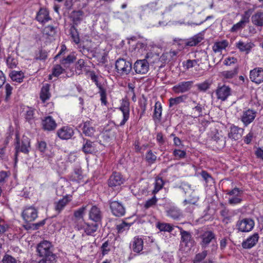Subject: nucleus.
<instances>
[{
	"mask_svg": "<svg viewBox=\"0 0 263 263\" xmlns=\"http://www.w3.org/2000/svg\"><path fill=\"white\" fill-rule=\"evenodd\" d=\"M36 250L38 255L42 258L38 263H52L55 261L56 255L53 252V246L50 241H41L37 245Z\"/></svg>",
	"mask_w": 263,
	"mask_h": 263,
	"instance_id": "obj_1",
	"label": "nucleus"
},
{
	"mask_svg": "<svg viewBox=\"0 0 263 263\" xmlns=\"http://www.w3.org/2000/svg\"><path fill=\"white\" fill-rule=\"evenodd\" d=\"M199 244L202 249L210 248L211 252H215L218 248L217 236L215 232L211 230L203 231L199 236Z\"/></svg>",
	"mask_w": 263,
	"mask_h": 263,
	"instance_id": "obj_2",
	"label": "nucleus"
},
{
	"mask_svg": "<svg viewBox=\"0 0 263 263\" xmlns=\"http://www.w3.org/2000/svg\"><path fill=\"white\" fill-rule=\"evenodd\" d=\"M15 161H17V157L20 152H22L25 154H28L30 151V139L26 136H23L20 140L18 135L16 134L15 142Z\"/></svg>",
	"mask_w": 263,
	"mask_h": 263,
	"instance_id": "obj_3",
	"label": "nucleus"
},
{
	"mask_svg": "<svg viewBox=\"0 0 263 263\" xmlns=\"http://www.w3.org/2000/svg\"><path fill=\"white\" fill-rule=\"evenodd\" d=\"M115 69L120 76H126L132 71V64L129 61L123 58H119L116 61Z\"/></svg>",
	"mask_w": 263,
	"mask_h": 263,
	"instance_id": "obj_4",
	"label": "nucleus"
},
{
	"mask_svg": "<svg viewBox=\"0 0 263 263\" xmlns=\"http://www.w3.org/2000/svg\"><path fill=\"white\" fill-rule=\"evenodd\" d=\"M125 178L119 172H114L107 180L108 186L113 190L119 189L120 186L125 182Z\"/></svg>",
	"mask_w": 263,
	"mask_h": 263,
	"instance_id": "obj_5",
	"label": "nucleus"
},
{
	"mask_svg": "<svg viewBox=\"0 0 263 263\" xmlns=\"http://www.w3.org/2000/svg\"><path fill=\"white\" fill-rule=\"evenodd\" d=\"M203 40V35L202 33H199L187 40L178 39H175L174 41L177 42L179 45L181 46L182 48H184L186 46H195Z\"/></svg>",
	"mask_w": 263,
	"mask_h": 263,
	"instance_id": "obj_6",
	"label": "nucleus"
},
{
	"mask_svg": "<svg viewBox=\"0 0 263 263\" xmlns=\"http://www.w3.org/2000/svg\"><path fill=\"white\" fill-rule=\"evenodd\" d=\"M227 194L230 197L228 199V203L231 205H236L242 201V194L243 191L238 187H234L231 190L227 191Z\"/></svg>",
	"mask_w": 263,
	"mask_h": 263,
	"instance_id": "obj_7",
	"label": "nucleus"
},
{
	"mask_svg": "<svg viewBox=\"0 0 263 263\" xmlns=\"http://www.w3.org/2000/svg\"><path fill=\"white\" fill-rule=\"evenodd\" d=\"M255 226L254 220L250 218H245L237 221L236 226L239 232H249L251 231Z\"/></svg>",
	"mask_w": 263,
	"mask_h": 263,
	"instance_id": "obj_8",
	"label": "nucleus"
},
{
	"mask_svg": "<svg viewBox=\"0 0 263 263\" xmlns=\"http://www.w3.org/2000/svg\"><path fill=\"white\" fill-rule=\"evenodd\" d=\"M108 204L111 213L115 216L121 217L125 215V209L121 202L110 199Z\"/></svg>",
	"mask_w": 263,
	"mask_h": 263,
	"instance_id": "obj_9",
	"label": "nucleus"
},
{
	"mask_svg": "<svg viewBox=\"0 0 263 263\" xmlns=\"http://www.w3.org/2000/svg\"><path fill=\"white\" fill-rule=\"evenodd\" d=\"M147 58V55L145 57V59L138 60L135 62L133 68L136 73L144 74L148 72L149 66Z\"/></svg>",
	"mask_w": 263,
	"mask_h": 263,
	"instance_id": "obj_10",
	"label": "nucleus"
},
{
	"mask_svg": "<svg viewBox=\"0 0 263 263\" xmlns=\"http://www.w3.org/2000/svg\"><path fill=\"white\" fill-rule=\"evenodd\" d=\"M38 211L33 206L26 207L22 213V216L25 222L34 221L37 217Z\"/></svg>",
	"mask_w": 263,
	"mask_h": 263,
	"instance_id": "obj_11",
	"label": "nucleus"
},
{
	"mask_svg": "<svg viewBox=\"0 0 263 263\" xmlns=\"http://www.w3.org/2000/svg\"><path fill=\"white\" fill-rule=\"evenodd\" d=\"M257 114L256 110L252 109H248L243 111L240 119L245 127L253 122Z\"/></svg>",
	"mask_w": 263,
	"mask_h": 263,
	"instance_id": "obj_12",
	"label": "nucleus"
},
{
	"mask_svg": "<svg viewBox=\"0 0 263 263\" xmlns=\"http://www.w3.org/2000/svg\"><path fill=\"white\" fill-rule=\"evenodd\" d=\"M231 88L229 86L224 84L221 86L218 85L215 91V93L217 98L218 100H220L221 101H224L231 95Z\"/></svg>",
	"mask_w": 263,
	"mask_h": 263,
	"instance_id": "obj_13",
	"label": "nucleus"
},
{
	"mask_svg": "<svg viewBox=\"0 0 263 263\" xmlns=\"http://www.w3.org/2000/svg\"><path fill=\"white\" fill-rule=\"evenodd\" d=\"M88 217L92 222L100 224L103 218V214L97 205H93L89 211Z\"/></svg>",
	"mask_w": 263,
	"mask_h": 263,
	"instance_id": "obj_14",
	"label": "nucleus"
},
{
	"mask_svg": "<svg viewBox=\"0 0 263 263\" xmlns=\"http://www.w3.org/2000/svg\"><path fill=\"white\" fill-rule=\"evenodd\" d=\"M259 238V236L258 233H254L242 241L241 243L242 248L245 249H251L256 245L258 242Z\"/></svg>",
	"mask_w": 263,
	"mask_h": 263,
	"instance_id": "obj_15",
	"label": "nucleus"
},
{
	"mask_svg": "<svg viewBox=\"0 0 263 263\" xmlns=\"http://www.w3.org/2000/svg\"><path fill=\"white\" fill-rule=\"evenodd\" d=\"M73 128L69 126H64L57 130V136L62 140H68L74 135Z\"/></svg>",
	"mask_w": 263,
	"mask_h": 263,
	"instance_id": "obj_16",
	"label": "nucleus"
},
{
	"mask_svg": "<svg viewBox=\"0 0 263 263\" xmlns=\"http://www.w3.org/2000/svg\"><path fill=\"white\" fill-rule=\"evenodd\" d=\"M99 223L97 222H84L83 224L79 226V230H83L84 232L87 235H92L94 233L97 232L99 228Z\"/></svg>",
	"mask_w": 263,
	"mask_h": 263,
	"instance_id": "obj_17",
	"label": "nucleus"
},
{
	"mask_svg": "<svg viewBox=\"0 0 263 263\" xmlns=\"http://www.w3.org/2000/svg\"><path fill=\"white\" fill-rule=\"evenodd\" d=\"M119 109L123 114V119L118 126H123L129 118V102L125 100H123Z\"/></svg>",
	"mask_w": 263,
	"mask_h": 263,
	"instance_id": "obj_18",
	"label": "nucleus"
},
{
	"mask_svg": "<svg viewBox=\"0 0 263 263\" xmlns=\"http://www.w3.org/2000/svg\"><path fill=\"white\" fill-rule=\"evenodd\" d=\"M193 83V81L181 82L174 86L172 89L176 93H184L192 88Z\"/></svg>",
	"mask_w": 263,
	"mask_h": 263,
	"instance_id": "obj_19",
	"label": "nucleus"
},
{
	"mask_svg": "<svg viewBox=\"0 0 263 263\" xmlns=\"http://www.w3.org/2000/svg\"><path fill=\"white\" fill-rule=\"evenodd\" d=\"M180 230L181 242L182 245L186 247H191L194 243V240L192 237L191 234L188 231L183 230L182 228L178 227Z\"/></svg>",
	"mask_w": 263,
	"mask_h": 263,
	"instance_id": "obj_20",
	"label": "nucleus"
},
{
	"mask_svg": "<svg viewBox=\"0 0 263 263\" xmlns=\"http://www.w3.org/2000/svg\"><path fill=\"white\" fill-rule=\"evenodd\" d=\"M250 78L252 82L260 84L263 82V69L261 68H255L250 71Z\"/></svg>",
	"mask_w": 263,
	"mask_h": 263,
	"instance_id": "obj_21",
	"label": "nucleus"
},
{
	"mask_svg": "<svg viewBox=\"0 0 263 263\" xmlns=\"http://www.w3.org/2000/svg\"><path fill=\"white\" fill-rule=\"evenodd\" d=\"M42 127L44 130L47 131L53 130L57 127V124L55 120L51 116H47L42 120Z\"/></svg>",
	"mask_w": 263,
	"mask_h": 263,
	"instance_id": "obj_22",
	"label": "nucleus"
},
{
	"mask_svg": "<svg viewBox=\"0 0 263 263\" xmlns=\"http://www.w3.org/2000/svg\"><path fill=\"white\" fill-rule=\"evenodd\" d=\"M95 150V145L93 142L89 139L83 138L82 152L85 154H92Z\"/></svg>",
	"mask_w": 263,
	"mask_h": 263,
	"instance_id": "obj_23",
	"label": "nucleus"
},
{
	"mask_svg": "<svg viewBox=\"0 0 263 263\" xmlns=\"http://www.w3.org/2000/svg\"><path fill=\"white\" fill-rule=\"evenodd\" d=\"M71 200V196L67 195L63 197V198L58 202L54 203L55 204V210L58 212V214L61 212V211L64 209L65 206Z\"/></svg>",
	"mask_w": 263,
	"mask_h": 263,
	"instance_id": "obj_24",
	"label": "nucleus"
},
{
	"mask_svg": "<svg viewBox=\"0 0 263 263\" xmlns=\"http://www.w3.org/2000/svg\"><path fill=\"white\" fill-rule=\"evenodd\" d=\"M80 126H82V130L83 134L88 137H92L96 132L95 128L91 126L89 121L84 122Z\"/></svg>",
	"mask_w": 263,
	"mask_h": 263,
	"instance_id": "obj_25",
	"label": "nucleus"
},
{
	"mask_svg": "<svg viewBox=\"0 0 263 263\" xmlns=\"http://www.w3.org/2000/svg\"><path fill=\"white\" fill-rule=\"evenodd\" d=\"M36 19L38 22L44 24L50 20L51 18L49 15L48 11L46 8H41L37 13Z\"/></svg>",
	"mask_w": 263,
	"mask_h": 263,
	"instance_id": "obj_26",
	"label": "nucleus"
},
{
	"mask_svg": "<svg viewBox=\"0 0 263 263\" xmlns=\"http://www.w3.org/2000/svg\"><path fill=\"white\" fill-rule=\"evenodd\" d=\"M242 129L235 125H232L230 127V132L228 134L229 138L237 140L241 137V132Z\"/></svg>",
	"mask_w": 263,
	"mask_h": 263,
	"instance_id": "obj_27",
	"label": "nucleus"
},
{
	"mask_svg": "<svg viewBox=\"0 0 263 263\" xmlns=\"http://www.w3.org/2000/svg\"><path fill=\"white\" fill-rule=\"evenodd\" d=\"M162 107L161 103L159 101L156 102L154 106V111L153 115V119L155 122H159L162 118Z\"/></svg>",
	"mask_w": 263,
	"mask_h": 263,
	"instance_id": "obj_28",
	"label": "nucleus"
},
{
	"mask_svg": "<svg viewBox=\"0 0 263 263\" xmlns=\"http://www.w3.org/2000/svg\"><path fill=\"white\" fill-rule=\"evenodd\" d=\"M252 24L257 27L263 26V11H257L251 17Z\"/></svg>",
	"mask_w": 263,
	"mask_h": 263,
	"instance_id": "obj_29",
	"label": "nucleus"
},
{
	"mask_svg": "<svg viewBox=\"0 0 263 263\" xmlns=\"http://www.w3.org/2000/svg\"><path fill=\"white\" fill-rule=\"evenodd\" d=\"M50 85L48 84L44 85L41 90L40 92V99L43 102H45L47 100H49L51 97V94L49 92Z\"/></svg>",
	"mask_w": 263,
	"mask_h": 263,
	"instance_id": "obj_30",
	"label": "nucleus"
},
{
	"mask_svg": "<svg viewBox=\"0 0 263 263\" xmlns=\"http://www.w3.org/2000/svg\"><path fill=\"white\" fill-rule=\"evenodd\" d=\"M84 13L81 10L73 11L71 13V18L73 23L72 25L77 26L83 19V15Z\"/></svg>",
	"mask_w": 263,
	"mask_h": 263,
	"instance_id": "obj_31",
	"label": "nucleus"
},
{
	"mask_svg": "<svg viewBox=\"0 0 263 263\" xmlns=\"http://www.w3.org/2000/svg\"><path fill=\"white\" fill-rule=\"evenodd\" d=\"M143 248V241L142 238L135 237L132 245V250L136 253H140Z\"/></svg>",
	"mask_w": 263,
	"mask_h": 263,
	"instance_id": "obj_32",
	"label": "nucleus"
},
{
	"mask_svg": "<svg viewBox=\"0 0 263 263\" xmlns=\"http://www.w3.org/2000/svg\"><path fill=\"white\" fill-rule=\"evenodd\" d=\"M9 76L13 81L22 83L24 79V74L22 71L13 70L9 73Z\"/></svg>",
	"mask_w": 263,
	"mask_h": 263,
	"instance_id": "obj_33",
	"label": "nucleus"
},
{
	"mask_svg": "<svg viewBox=\"0 0 263 263\" xmlns=\"http://www.w3.org/2000/svg\"><path fill=\"white\" fill-rule=\"evenodd\" d=\"M87 65L84 60L79 59L76 64V72L77 74L80 75L83 73V70L86 72L88 70H86Z\"/></svg>",
	"mask_w": 263,
	"mask_h": 263,
	"instance_id": "obj_34",
	"label": "nucleus"
},
{
	"mask_svg": "<svg viewBox=\"0 0 263 263\" xmlns=\"http://www.w3.org/2000/svg\"><path fill=\"white\" fill-rule=\"evenodd\" d=\"M254 44L252 43H244L242 41H239L237 43L236 47L242 52H246L249 53L251 48L253 47Z\"/></svg>",
	"mask_w": 263,
	"mask_h": 263,
	"instance_id": "obj_35",
	"label": "nucleus"
},
{
	"mask_svg": "<svg viewBox=\"0 0 263 263\" xmlns=\"http://www.w3.org/2000/svg\"><path fill=\"white\" fill-rule=\"evenodd\" d=\"M228 46V42L226 40L216 42L213 46V50L215 52H220L225 49Z\"/></svg>",
	"mask_w": 263,
	"mask_h": 263,
	"instance_id": "obj_36",
	"label": "nucleus"
},
{
	"mask_svg": "<svg viewBox=\"0 0 263 263\" xmlns=\"http://www.w3.org/2000/svg\"><path fill=\"white\" fill-rule=\"evenodd\" d=\"M181 215L180 210L176 207H172L167 211V215L174 219H179Z\"/></svg>",
	"mask_w": 263,
	"mask_h": 263,
	"instance_id": "obj_37",
	"label": "nucleus"
},
{
	"mask_svg": "<svg viewBox=\"0 0 263 263\" xmlns=\"http://www.w3.org/2000/svg\"><path fill=\"white\" fill-rule=\"evenodd\" d=\"M187 98V96L186 95H183L174 98H171L169 100V106L172 107L180 103L184 102Z\"/></svg>",
	"mask_w": 263,
	"mask_h": 263,
	"instance_id": "obj_38",
	"label": "nucleus"
},
{
	"mask_svg": "<svg viewBox=\"0 0 263 263\" xmlns=\"http://www.w3.org/2000/svg\"><path fill=\"white\" fill-rule=\"evenodd\" d=\"M238 67L235 66L233 69L230 70L223 71L221 73L222 76L227 79H232L234 78L238 73Z\"/></svg>",
	"mask_w": 263,
	"mask_h": 263,
	"instance_id": "obj_39",
	"label": "nucleus"
},
{
	"mask_svg": "<svg viewBox=\"0 0 263 263\" xmlns=\"http://www.w3.org/2000/svg\"><path fill=\"white\" fill-rule=\"evenodd\" d=\"M25 118L29 123L34 122V109L31 107H27L25 111Z\"/></svg>",
	"mask_w": 263,
	"mask_h": 263,
	"instance_id": "obj_40",
	"label": "nucleus"
},
{
	"mask_svg": "<svg viewBox=\"0 0 263 263\" xmlns=\"http://www.w3.org/2000/svg\"><path fill=\"white\" fill-rule=\"evenodd\" d=\"M87 72L89 73V77L91 80L95 83L99 90L104 89V88L103 87L102 85L99 82V77L96 74L95 72L94 71H88Z\"/></svg>",
	"mask_w": 263,
	"mask_h": 263,
	"instance_id": "obj_41",
	"label": "nucleus"
},
{
	"mask_svg": "<svg viewBox=\"0 0 263 263\" xmlns=\"http://www.w3.org/2000/svg\"><path fill=\"white\" fill-rule=\"evenodd\" d=\"M70 34L71 36L73 41V42L78 44L79 43L80 39L79 35V33L78 30L76 28V26L74 25H72L70 28Z\"/></svg>",
	"mask_w": 263,
	"mask_h": 263,
	"instance_id": "obj_42",
	"label": "nucleus"
},
{
	"mask_svg": "<svg viewBox=\"0 0 263 263\" xmlns=\"http://www.w3.org/2000/svg\"><path fill=\"white\" fill-rule=\"evenodd\" d=\"M6 63L8 68L13 69L17 66L18 62L16 58L14 56L12 55H9L6 60Z\"/></svg>",
	"mask_w": 263,
	"mask_h": 263,
	"instance_id": "obj_43",
	"label": "nucleus"
},
{
	"mask_svg": "<svg viewBox=\"0 0 263 263\" xmlns=\"http://www.w3.org/2000/svg\"><path fill=\"white\" fill-rule=\"evenodd\" d=\"M86 209L87 205H83L74 211L73 213L74 217L78 219H83Z\"/></svg>",
	"mask_w": 263,
	"mask_h": 263,
	"instance_id": "obj_44",
	"label": "nucleus"
},
{
	"mask_svg": "<svg viewBox=\"0 0 263 263\" xmlns=\"http://www.w3.org/2000/svg\"><path fill=\"white\" fill-rule=\"evenodd\" d=\"M157 227L160 231L171 232L173 230V227L170 223H158Z\"/></svg>",
	"mask_w": 263,
	"mask_h": 263,
	"instance_id": "obj_45",
	"label": "nucleus"
},
{
	"mask_svg": "<svg viewBox=\"0 0 263 263\" xmlns=\"http://www.w3.org/2000/svg\"><path fill=\"white\" fill-rule=\"evenodd\" d=\"M207 255L208 251L204 249L202 252L199 253L195 255L193 259V262L198 263L201 262L206 257Z\"/></svg>",
	"mask_w": 263,
	"mask_h": 263,
	"instance_id": "obj_46",
	"label": "nucleus"
},
{
	"mask_svg": "<svg viewBox=\"0 0 263 263\" xmlns=\"http://www.w3.org/2000/svg\"><path fill=\"white\" fill-rule=\"evenodd\" d=\"M164 181L161 178H158L156 179L155 183V187L153 193L156 194L159 192L163 186Z\"/></svg>",
	"mask_w": 263,
	"mask_h": 263,
	"instance_id": "obj_47",
	"label": "nucleus"
},
{
	"mask_svg": "<svg viewBox=\"0 0 263 263\" xmlns=\"http://www.w3.org/2000/svg\"><path fill=\"white\" fill-rule=\"evenodd\" d=\"M213 139L217 143V146L219 147H223L226 144L225 138L219 134L215 135Z\"/></svg>",
	"mask_w": 263,
	"mask_h": 263,
	"instance_id": "obj_48",
	"label": "nucleus"
},
{
	"mask_svg": "<svg viewBox=\"0 0 263 263\" xmlns=\"http://www.w3.org/2000/svg\"><path fill=\"white\" fill-rule=\"evenodd\" d=\"M43 32L46 35L53 36L56 33L55 28L52 25H48L43 29Z\"/></svg>",
	"mask_w": 263,
	"mask_h": 263,
	"instance_id": "obj_49",
	"label": "nucleus"
},
{
	"mask_svg": "<svg viewBox=\"0 0 263 263\" xmlns=\"http://www.w3.org/2000/svg\"><path fill=\"white\" fill-rule=\"evenodd\" d=\"M179 189H181L185 194H190L193 192V190L191 189V185L185 182H182L179 186Z\"/></svg>",
	"mask_w": 263,
	"mask_h": 263,
	"instance_id": "obj_50",
	"label": "nucleus"
},
{
	"mask_svg": "<svg viewBox=\"0 0 263 263\" xmlns=\"http://www.w3.org/2000/svg\"><path fill=\"white\" fill-rule=\"evenodd\" d=\"M204 109V106L200 104H197L194 107L192 108L193 111H194L195 115L197 117H201L202 116V110Z\"/></svg>",
	"mask_w": 263,
	"mask_h": 263,
	"instance_id": "obj_51",
	"label": "nucleus"
},
{
	"mask_svg": "<svg viewBox=\"0 0 263 263\" xmlns=\"http://www.w3.org/2000/svg\"><path fill=\"white\" fill-rule=\"evenodd\" d=\"M173 154L176 159L178 160L184 158L186 155L185 151L178 149H175L173 151Z\"/></svg>",
	"mask_w": 263,
	"mask_h": 263,
	"instance_id": "obj_52",
	"label": "nucleus"
},
{
	"mask_svg": "<svg viewBox=\"0 0 263 263\" xmlns=\"http://www.w3.org/2000/svg\"><path fill=\"white\" fill-rule=\"evenodd\" d=\"M76 59V57L74 54H70L66 58H63L61 61V63L63 65H66L72 63Z\"/></svg>",
	"mask_w": 263,
	"mask_h": 263,
	"instance_id": "obj_53",
	"label": "nucleus"
},
{
	"mask_svg": "<svg viewBox=\"0 0 263 263\" xmlns=\"http://www.w3.org/2000/svg\"><path fill=\"white\" fill-rule=\"evenodd\" d=\"M130 224L125 222H122L120 224L117 225L116 229L118 233H122L124 231L129 229Z\"/></svg>",
	"mask_w": 263,
	"mask_h": 263,
	"instance_id": "obj_54",
	"label": "nucleus"
},
{
	"mask_svg": "<svg viewBox=\"0 0 263 263\" xmlns=\"http://www.w3.org/2000/svg\"><path fill=\"white\" fill-rule=\"evenodd\" d=\"M65 71V69L60 65H55L52 69V74L54 77H58Z\"/></svg>",
	"mask_w": 263,
	"mask_h": 263,
	"instance_id": "obj_55",
	"label": "nucleus"
},
{
	"mask_svg": "<svg viewBox=\"0 0 263 263\" xmlns=\"http://www.w3.org/2000/svg\"><path fill=\"white\" fill-rule=\"evenodd\" d=\"M139 106L141 109V112L140 114V117H141L144 115L146 110L147 100L145 97H143L142 99L139 101Z\"/></svg>",
	"mask_w": 263,
	"mask_h": 263,
	"instance_id": "obj_56",
	"label": "nucleus"
},
{
	"mask_svg": "<svg viewBox=\"0 0 263 263\" xmlns=\"http://www.w3.org/2000/svg\"><path fill=\"white\" fill-rule=\"evenodd\" d=\"M145 159L148 163L153 164L156 161L157 156L153 153L151 150H149L146 154Z\"/></svg>",
	"mask_w": 263,
	"mask_h": 263,
	"instance_id": "obj_57",
	"label": "nucleus"
},
{
	"mask_svg": "<svg viewBox=\"0 0 263 263\" xmlns=\"http://www.w3.org/2000/svg\"><path fill=\"white\" fill-rule=\"evenodd\" d=\"M47 58V52L43 49H40L35 53V59L36 60H44Z\"/></svg>",
	"mask_w": 263,
	"mask_h": 263,
	"instance_id": "obj_58",
	"label": "nucleus"
},
{
	"mask_svg": "<svg viewBox=\"0 0 263 263\" xmlns=\"http://www.w3.org/2000/svg\"><path fill=\"white\" fill-rule=\"evenodd\" d=\"M157 202V199L156 198L155 196H154L152 198L147 200L145 202L144 205V207L145 209H148V208L154 206L156 204Z\"/></svg>",
	"mask_w": 263,
	"mask_h": 263,
	"instance_id": "obj_59",
	"label": "nucleus"
},
{
	"mask_svg": "<svg viewBox=\"0 0 263 263\" xmlns=\"http://www.w3.org/2000/svg\"><path fill=\"white\" fill-rule=\"evenodd\" d=\"M201 176L202 177V178L204 179V180L205 181L206 183H211L213 182V178L211 176V175L205 171H202L201 173Z\"/></svg>",
	"mask_w": 263,
	"mask_h": 263,
	"instance_id": "obj_60",
	"label": "nucleus"
},
{
	"mask_svg": "<svg viewBox=\"0 0 263 263\" xmlns=\"http://www.w3.org/2000/svg\"><path fill=\"white\" fill-rule=\"evenodd\" d=\"M36 147L43 155L45 153L47 149V144L45 141H38L37 143Z\"/></svg>",
	"mask_w": 263,
	"mask_h": 263,
	"instance_id": "obj_61",
	"label": "nucleus"
},
{
	"mask_svg": "<svg viewBox=\"0 0 263 263\" xmlns=\"http://www.w3.org/2000/svg\"><path fill=\"white\" fill-rule=\"evenodd\" d=\"M110 250V249L109 248V242L108 241H106L102 244L101 247V251L102 252V255H105L107 254Z\"/></svg>",
	"mask_w": 263,
	"mask_h": 263,
	"instance_id": "obj_62",
	"label": "nucleus"
},
{
	"mask_svg": "<svg viewBox=\"0 0 263 263\" xmlns=\"http://www.w3.org/2000/svg\"><path fill=\"white\" fill-rule=\"evenodd\" d=\"M198 60H187L186 61L185 64H183L184 66H185V68L186 69H189L190 68H191L193 67L195 65L198 64Z\"/></svg>",
	"mask_w": 263,
	"mask_h": 263,
	"instance_id": "obj_63",
	"label": "nucleus"
},
{
	"mask_svg": "<svg viewBox=\"0 0 263 263\" xmlns=\"http://www.w3.org/2000/svg\"><path fill=\"white\" fill-rule=\"evenodd\" d=\"M3 263H16V259L9 255H5L2 260Z\"/></svg>",
	"mask_w": 263,
	"mask_h": 263,
	"instance_id": "obj_64",
	"label": "nucleus"
}]
</instances>
